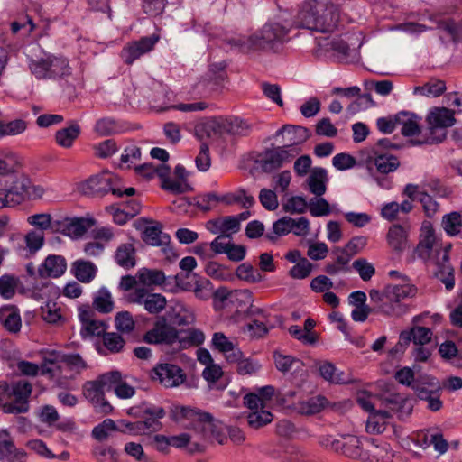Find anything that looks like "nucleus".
Instances as JSON below:
<instances>
[{"mask_svg": "<svg viewBox=\"0 0 462 462\" xmlns=\"http://www.w3.org/2000/svg\"><path fill=\"white\" fill-rule=\"evenodd\" d=\"M21 162L18 154L10 150L0 152V177L13 178L20 167Z\"/></svg>", "mask_w": 462, "mask_h": 462, "instance_id": "32", "label": "nucleus"}, {"mask_svg": "<svg viewBox=\"0 0 462 462\" xmlns=\"http://www.w3.org/2000/svg\"><path fill=\"white\" fill-rule=\"evenodd\" d=\"M18 286V279L14 275L4 274L0 277V296L5 300L12 299Z\"/></svg>", "mask_w": 462, "mask_h": 462, "instance_id": "53", "label": "nucleus"}, {"mask_svg": "<svg viewBox=\"0 0 462 462\" xmlns=\"http://www.w3.org/2000/svg\"><path fill=\"white\" fill-rule=\"evenodd\" d=\"M71 273L79 282L88 283L95 279L97 267L92 262L79 259L73 262Z\"/></svg>", "mask_w": 462, "mask_h": 462, "instance_id": "34", "label": "nucleus"}, {"mask_svg": "<svg viewBox=\"0 0 462 462\" xmlns=\"http://www.w3.org/2000/svg\"><path fill=\"white\" fill-rule=\"evenodd\" d=\"M390 413L387 411H374L369 414L366 421V431L370 434H380L384 431Z\"/></svg>", "mask_w": 462, "mask_h": 462, "instance_id": "41", "label": "nucleus"}, {"mask_svg": "<svg viewBox=\"0 0 462 462\" xmlns=\"http://www.w3.org/2000/svg\"><path fill=\"white\" fill-rule=\"evenodd\" d=\"M273 359L276 368L282 373H287L291 370L298 371L303 365L301 360L290 355H283L279 352L273 353Z\"/></svg>", "mask_w": 462, "mask_h": 462, "instance_id": "44", "label": "nucleus"}, {"mask_svg": "<svg viewBox=\"0 0 462 462\" xmlns=\"http://www.w3.org/2000/svg\"><path fill=\"white\" fill-rule=\"evenodd\" d=\"M37 415L39 420L48 426H52L60 419V415L56 408L49 404L42 406L39 409Z\"/></svg>", "mask_w": 462, "mask_h": 462, "instance_id": "62", "label": "nucleus"}, {"mask_svg": "<svg viewBox=\"0 0 462 462\" xmlns=\"http://www.w3.org/2000/svg\"><path fill=\"white\" fill-rule=\"evenodd\" d=\"M426 122V137L414 142L416 145L441 143L447 136V129L456 123L455 113L447 107H433L428 112Z\"/></svg>", "mask_w": 462, "mask_h": 462, "instance_id": "9", "label": "nucleus"}, {"mask_svg": "<svg viewBox=\"0 0 462 462\" xmlns=\"http://www.w3.org/2000/svg\"><path fill=\"white\" fill-rule=\"evenodd\" d=\"M294 155L291 153V150L279 146L265 151L263 157L258 161V163L264 172H272L282 167L284 162H290L291 158Z\"/></svg>", "mask_w": 462, "mask_h": 462, "instance_id": "20", "label": "nucleus"}, {"mask_svg": "<svg viewBox=\"0 0 462 462\" xmlns=\"http://www.w3.org/2000/svg\"><path fill=\"white\" fill-rule=\"evenodd\" d=\"M354 270L359 274L364 282L371 280L375 274V268L365 258H358L352 263Z\"/></svg>", "mask_w": 462, "mask_h": 462, "instance_id": "56", "label": "nucleus"}, {"mask_svg": "<svg viewBox=\"0 0 462 462\" xmlns=\"http://www.w3.org/2000/svg\"><path fill=\"white\" fill-rule=\"evenodd\" d=\"M450 248L451 244L443 245L437 240L433 231L430 230L414 250V254L426 264L435 267V276L444 283L448 291L455 286L454 269L448 255Z\"/></svg>", "mask_w": 462, "mask_h": 462, "instance_id": "3", "label": "nucleus"}, {"mask_svg": "<svg viewBox=\"0 0 462 462\" xmlns=\"http://www.w3.org/2000/svg\"><path fill=\"white\" fill-rule=\"evenodd\" d=\"M27 454L24 450L17 448L14 439L6 430H0V461L1 462H26Z\"/></svg>", "mask_w": 462, "mask_h": 462, "instance_id": "19", "label": "nucleus"}, {"mask_svg": "<svg viewBox=\"0 0 462 462\" xmlns=\"http://www.w3.org/2000/svg\"><path fill=\"white\" fill-rule=\"evenodd\" d=\"M308 203L301 196H292L283 203L282 208L290 214H301L307 209Z\"/></svg>", "mask_w": 462, "mask_h": 462, "instance_id": "58", "label": "nucleus"}, {"mask_svg": "<svg viewBox=\"0 0 462 462\" xmlns=\"http://www.w3.org/2000/svg\"><path fill=\"white\" fill-rule=\"evenodd\" d=\"M137 278L143 287L161 286L165 291L171 292H175L177 288L188 290L182 282L181 275L166 277L162 271L157 269L142 268L137 273Z\"/></svg>", "mask_w": 462, "mask_h": 462, "instance_id": "12", "label": "nucleus"}, {"mask_svg": "<svg viewBox=\"0 0 462 462\" xmlns=\"http://www.w3.org/2000/svg\"><path fill=\"white\" fill-rule=\"evenodd\" d=\"M115 262L120 267L129 270L136 265V251L132 243L121 244L116 250Z\"/></svg>", "mask_w": 462, "mask_h": 462, "instance_id": "31", "label": "nucleus"}, {"mask_svg": "<svg viewBox=\"0 0 462 462\" xmlns=\"http://www.w3.org/2000/svg\"><path fill=\"white\" fill-rule=\"evenodd\" d=\"M216 298L219 299L222 302L239 300L246 304L252 301V293L249 290H236L229 292L226 289H220L216 291Z\"/></svg>", "mask_w": 462, "mask_h": 462, "instance_id": "46", "label": "nucleus"}, {"mask_svg": "<svg viewBox=\"0 0 462 462\" xmlns=\"http://www.w3.org/2000/svg\"><path fill=\"white\" fill-rule=\"evenodd\" d=\"M446 90V83L443 80L432 79L422 86H417L413 89L414 95L437 97Z\"/></svg>", "mask_w": 462, "mask_h": 462, "instance_id": "42", "label": "nucleus"}, {"mask_svg": "<svg viewBox=\"0 0 462 462\" xmlns=\"http://www.w3.org/2000/svg\"><path fill=\"white\" fill-rule=\"evenodd\" d=\"M205 340L204 333L199 329H177L169 324L165 318L155 321L153 327L143 335V341L152 345H165L177 348H185L199 345Z\"/></svg>", "mask_w": 462, "mask_h": 462, "instance_id": "4", "label": "nucleus"}, {"mask_svg": "<svg viewBox=\"0 0 462 462\" xmlns=\"http://www.w3.org/2000/svg\"><path fill=\"white\" fill-rule=\"evenodd\" d=\"M79 189L87 196H104L109 192L117 197H131L135 194V189L132 187L123 189L122 180L108 171L91 176L80 184Z\"/></svg>", "mask_w": 462, "mask_h": 462, "instance_id": "8", "label": "nucleus"}, {"mask_svg": "<svg viewBox=\"0 0 462 462\" xmlns=\"http://www.w3.org/2000/svg\"><path fill=\"white\" fill-rule=\"evenodd\" d=\"M276 134L282 136L284 143L282 147L291 150V152H295L291 147L304 143L309 136L307 128L291 125H284L279 129Z\"/></svg>", "mask_w": 462, "mask_h": 462, "instance_id": "23", "label": "nucleus"}, {"mask_svg": "<svg viewBox=\"0 0 462 462\" xmlns=\"http://www.w3.org/2000/svg\"><path fill=\"white\" fill-rule=\"evenodd\" d=\"M135 171L143 176L151 178L153 174H156L162 183L166 179L170 178L171 168L165 163H162L154 167L151 163H144L135 167Z\"/></svg>", "mask_w": 462, "mask_h": 462, "instance_id": "47", "label": "nucleus"}, {"mask_svg": "<svg viewBox=\"0 0 462 462\" xmlns=\"http://www.w3.org/2000/svg\"><path fill=\"white\" fill-rule=\"evenodd\" d=\"M398 126H401V133L407 137L414 136L420 133L418 116L410 112H400L396 114Z\"/></svg>", "mask_w": 462, "mask_h": 462, "instance_id": "38", "label": "nucleus"}, {"mask_svg": "<svg viewBox=\"0 0 462 462\" xmlns=\"http://www.w3.org/2000/svg\"><path fill=\"white\" fill-rule=\"evenodd\" d=\"M328 402L325 396L316 395L297 402L296 410L302 415H314L320 412Z\"/></svg>", "mask_w": 462, "mask_h": 462, "instance_id": "36", "label": "nucleus"}, {"mask_svg": "<svg viewBox=\"0 0 462 462\" xmlns=\"http://www.w3.org/2000/svg\"><path fill=\"white\" fill-rule=\"evenodd\" d=\"M27 129V123L23 119L0 122V138L23 134Z\"/></svg>", "mask_w": 462, "mask_h": 462, "instance_id": "49", "label": "nucleus"}, {"mask_svg": "<svg viewBox=\"0 0 462 462\" xmlns=\"http://www.w3.org/2000/svg\"><path fill=\"white\" fill-rule=\"evenodd\" d=\"M102 337L104 346L111 353H118L123 349L125 346V340L119 334L116 332L107 333L106 331Z\"/></svg>", "mask_w": 462, "mask_h": 462, "instance_id": "59", "label": "nucleus"}, {"mask_svg": "<svg viewBox=\"0 0 462 462\" xmlns=\"http://www.w3.org/2000/svg\"><path fill=\"white\" fill-rule=\"evenodd\" d=\"M310 212L313 217H323L330 214L329 203L321 197L310 200Z\"/></svg>", "mask_w": 462, "mask_h": 462, "instance_id": "63", "label": "nucleus"}, {"mask_svg": "<svg viewBox=\"0 0 462 462\" xmlns=\"http://www.w3.org/2000/svg\"><path fill=\"white\" fill-rule=\"evenodd\" d=\"M201 127L208 137L213 135L221 136L223 134L245 136L252 130L250 124L238 117L215 118L206 122Z\"/></svg>", "mask_w": 462, "mask_h": 462, "instance_id": "11", "label": "nucleus"}, {"mask_svg": "<svg viewBox=\"0 0 462 462\" xmlns=\"http://www.w3.org/2000/svg\"><path fill=\"white\" fill-rule=\"evenodd\" d=\"M0 324L11 335L20 333L22 317L19 308L14 304H5L0 307Z\"/></svg>", "mask_w": 462, "mask_h": 462, "instance_id": "21", "label": "nucleus"}, {"mask_svg": "<svg viewBox=\"0 0 462 462\" xmlns=\"http://www.w3.org/2000/svg\"><path fill=\"white\" fill-rule=\"evenodd\" d=\"M170 417L177 422L189 421L187 426L199 431L204 440L224 443L225 437L217 429L213 416L208 412L189 406L173 405L170 411Z\"/></svg>", "mask_w": 462, "mask_h": 462, "instance_id": "6", "label": "nucleus"}, {"mask_svg": "<svg viewBox=\"0 0 462 462\" xmlns=\"http://www.w3.org/2000/svg\"><path fill=\"white\" fill-rule=\"evenodd\" d=\"M65 353L54 349H42L40 352L42 358L41 374L48 375L57 383H60L62 376V361Z\"/></svg>", "mask_w": 462, "mask_h": 462, "instance_id": "17", "label": "nucleus"}, {"mask_svg": "<svg viewBox=\"0 0 462 462\" xmlns=\"http://www.w3.org/2000/svg\"><path fill=\"white\" fill-rule=\"evenodd\" d=\"M95 310L89 305H81L78 308V318L81 323L80 335L86 339L92 337H100L108 328L105 321L95 319Z\"/></svg>", "mask_w": 462, "mask_h": 462, "instance_id": "15", "label": "nucleus"}, {"mask_svg": "<svg viewBox=\"0 0 462 462\" xmlns=\"http://www.w3.org/2000/svg\"><path fill=\"white\" fill-rule=\"evenodd\" d=\"M39 54L27 57L30 72L39 80H59L72 74L69 60L62 55L45 51L39 47Z\"/></svg>", "mask_w": 462, "mask_h": 462, "instance_id": "5", "label": "nucleus"}, {"mask_svg": "<svg viewBox=\"0 0 462 462\" xmlns=\"http://www.w3.org/2000/svg\"><path fill=\"white\" fill-rule=\"evenodd\" d=\"M343 19L339 5L334 2H303L292 14L295 27L322 33L332 32Z\"/></svg>", "mask_w": 462, "mask_h": 462, "instance_id": "2", "label": "nucleus"}, {"mask_svg": "<svg viewBox=\"0 0 462 462\" xmlns=\"http://www.w3.org/2000/svg\"><path fill=\"white\" fill-rule=\"evenodd\" d=\"M409 227L402 225H393L387 233L389 245L397 253H401L408 246Z\"/></svg>", "mask_w": 462, "mask_h": 462, "instance_id": "29", "label": "nucleus"}, {"mask_svg": "<svg viewBox=\"0 0 462 462\" xmlns=\"http://www.w3.org/2000/svg\"><path fill=\"white\" fill-rule=\"evenodd\" d=\"M290 217H282L273 224V230L266 234V238L274 242L279 236H283L291 232Z\"/></svg>", "mask_w": 462, "mask_h": 462, "instance_id": "50", "label": "nucleus"}, {"mask_svg": "<svg viewBox=\"0 0 462 462\" xmlns=\"http://www.w3.org/2000/svg\"><path fill=\"white\" fill-rule=\"evenodd\" d=\"M320 376L331 383L336 384L347 383L348 380L345 377L343 372L339 371L332 363L325 362L319 365V368Z\"/></svg>", "mask_w": 462, "mask_h": 462, "instance_id": "45", "label": "nucleus"}, {"mask_svg": "<svg viewBox=\"0 0 462 462\" xmlns=\"http://www.w3.org/2000/svg\"><path fill=\"white\" fill-rule=\"evenodd\" d=\"M126 300L130 303L143 306L149 314H158L167 305V300L162 294L151 292L145 287H135L127 294Z\"/></svg>", "mask_w": 462, "mask_h": 462, "instance_id": "13", "label": "nucleus"}, {"mask_svg": "<svg viewBox=\"0 0 462 462\" xmlns=\"http://www.w3.org/2000/svg\"><path fill=\"white\" fill-rule=\"evenodd\" d=\"M441 226L448 236H456L462 231V216L457 211H452L442 217Z\"/></svg>", "mask_w": 462, "mask_h": 462, "instance_id": "43", "label": "nucleus"}, {"mask_svg": "<svg viewBox=\"0 0 462 462\" xmlns=\"http://www.w3.org/2000/svg\"><path fill=\"white\" fill-rule=\"evenodd\" d=\"M11 179L13 180V185L5 190L6 193H8L11 206L14 207L23 201L24 196L28 191L30 180L24 176L18 177L17 175H14Z\"/></svg>", "mask_w": 462, "mask_h": 462, "instance_id": "30", "label": "nucleus"}, {"mask_svg": "<svg viewBox=\"0 0 462 462\" xmlns=\"http://www.w3.org/2000/svg\"><path fill=\"white\" fill-rule=\"evenodd\" d=\"M173 312L174 322L179 326L189 325L195 320L192 310L183 303H177L173 308Z\"/></svg>", "mask_w": 462, "mask_h": 462, "instance_id": "52", "label": "nucleus"}, {"mask_svg": "<svg viewBox=\"0 0 462 462\" xmlns=\"http://www.w3.org/2000/svg\"><path fill=\"white\" fill-rule=\"evenodd\" d=\"M295 27L292 13L287 7L278 6V13L251 36H236L227 40L228 44L242 52L259 50H274L289 41V33Z\"/></svg>", "mask_w": 462, "mask_h": 462, "instance_id": "1", "label": "nucleus"}, {"mask_svg": "<svg viewBox=\"0 0 462 462\" xmlns=\"http://www.w3.org/2000/svg\"><path fill=\"white\" fill-rule=\"evenodd\" d=\"M0 391L6 400L14 399L13 402H5L2 404L4 413L21 414L29 411V398L32 392V385L27 380H18L11 383L1 382Z\"/></svg>", "mask_w": 462, "mask_h": 462, "instance_id": "10", "label": "nucleus"}, {"mask_svg": "<svg viewBox=\"0 0 462 462\" xmlns=\"http://www.w3.org/2000/svg\"><path fill=\"white\" fill-rule=\"evenodd\" d=\"M142 238L146 244L152 246L167 245L171 240L170 236L162 231V225L159 223L145 226Z\"/></svg>", "mask_w": 462, "mask_h": 462, "instance_id": "35", "label": "nucleus"}, {"mask_svg": "<svg viewBox=\"0 0 462 462\" xmlns=\"http://www.w3.org/2000/svg\"><path fill=\"white\" fill-rule=\"evenodd\" d=\"M94 132L99 136H108L120 132L118 123L112 117H103L97 120Z\"/></svg>", "mask_w": 462, "mask_h": 462, "instance_id": "48", "label": "nucleus"}, {"mask_svg": "<svg viewBox=\"0 0 462 462\" xmlns=\"http://www.w3.org/2000/svg\"><path fill=\"white\" fill-rule=\"evenodd\" d=\"M361 440L356 436H348L344 441L333 439L331 448L336 451H341L346 457L352 458H360L362 457Z\"/></svg>", "mask_w": 462, "mask_h": 462, "instance_id": "28", "label": "nucleus"}, {"mask_svg": "<svg viewBox=\"0 0 462 462\" xmlns=\"http://www.w3.org/2000/svg\"><path fill=\"white\" fill-rule=\"evenodd\" d=\"M374 156L372 159L371 162L374 165L377 171L382 174H388L390 172L395 171L400 166L399 159L388 152L379 153L378 152H374Z\"/></svg>", "mask_w": 462, "mask_h": 462, "instance_id": "37", "label": "nucleus"}, {"mask_svg": "<svg viewBox=\"0 0 462 462\" xmlns=\"http://www.w3.org/2000/svg\"><path fill=\"white\" fill-rule=\"evenodd\" d=\"M87 230L88 225L84 218H73L65 226V234L73 238L82 236Z\"/></svg>", "mask_w": 462, "mask_h": 462, "instance_id": "60", "label": "nucleus"}, {"mask_svg": "<svg viewBox=\"0 0 462 462\" xmlns=\"http://www.w3.org/2000/svg\"><path fill=\"white\" fill-rule=\"evenodd\" d=\"M413 389L420 400L427 402V408L431 411H438L442 408V386L436 378L427 377L422 382L416 383Z\"/></svg>", "mask_w": 462, "mask_h": 462, "instance_id": "14", "label": "nucleus"}, {"mask_svg": "<svg viewBox=\"0 0 462 462\" xmlns=\"http://www.w3.org/2000/svg\"><path fill=\"white\" fill-rule=\"evenodd\" d=\"M115 326L119 332L129 334L134 331L135 322L133 315L129 311L123 310L116 313L115 317Z\"/></svg>", "mask_w": 462, "mask_h": 462, "instance_id": "51", "label": "nucleus"}, {"mask_svg": "<svg viewBox=\"0 0 462 462\" xmlns=\"http://www.w3.org/2000/svg\"><path fill=\"white\" fill-rule=\"evenodd\" d=\"M413 289L409 285H387L383 291L373 289L369 291L370 300L375 304V311L386 316L400 317L407 311L402 301L411 295Z\"/></svg>", "mask_w": 462, "mask_h": 462, "instance_id": "7", "label": "nucleus"}, {"mask_svg": "<svg viewBox=\"0 0 462 462\" xmlns=\"http://www.w3.org/2000/svg\"><path fill=\"white\" fill-rule=\"evenodd\" d=\"M93 310L99 313L108 314L113 311L115 302L113 296L106 287H101L93 296Z\"/></svg>", "mask_w": 462, "mask_h": 462, "instance_id": "39", "label": "nucleus"}, {"mask_svg": "<svg viewBox=\"0 0 462 462\" xmlns=\"http://www.w3.org/2000/svg\"><path fill=\"white\" fill-rule=\"evenodd\" d=\"M236 276L246 282L255 283L263 280L262 274L249 263H242L236 268Z\"/></svg>", "mask_w": 462, "mask_h": 462, "instance_id": "55", "label": "nucleus"}, {"mask_svg": "<svg viewBox=\"0 0 462 462\" xmlns=\"http://www.w3.org/2000/svg\"><path fill=\"white\" fill-rule=\"evenodd\" d=\"M312 270L313 264L307 259H302L300 263H298L291 268L289 274L293 279L302 280L309 277Z\"/></svg>", "mask_w": 462, "mask_h": 462, "instance_id": "64", "label": "nucleus"}, {"mask_svg": "<svg viewBox=\"0 0 462 462\" xmlns=\"http://www.w3.org/2000/svg\"><path fill=\"white\" fill-rule=\"evenodd\" d=\"M79 134L80 126L73 123L68 127L58 130L55 134V141L59 146L68 149L72 147Z\"/></svg>", "mask_w": 462, "mask_h": 462, "instance_id": "40", "label": "nucleus"}, {"mask_svg": "<svg viewBox=\"0 0 462 462\" xmlns=\"http://www.w3.org/2000/svg\"><path fill=\"white\" fill-rule=\"evenodd\" d=\"M143 413L145 416L144 420H143V423L146 432L158 431L162 427V423L159 420L165 416L164 409L161 406L151 404L143 409Z\"/></svg>", "mask_w": 462, "mask_h": 462, "instance_id": "33", "label": "nucleus"}, {"mask_svg": "<svg viewBox=\"0 0 462 462\" xmlns=\"http://www.w3.org/2000/svg\"><path fill=\"white\" fill-rule=\"evenodd\" d=\"M67 269V263L61 255H49L39 266L38 273L42 278L61 276Z\"/></svg>", "mask_w": 462, "mask_h": 462, "instance_id": "27", "label": "nucleus"}, {"mask_svg": "<svg viewBox=\"0 0 462 462\" xmlns=\"http://www.w3.org/2000/svg\"><path fill=\"white\" fill-rule=\"evenodd\" d=\"M261 88L263 95L270 101L278 105L280 107L283 106V101L282 98V89L279 85L263 82L261 84Z\"/></svg>", "mask_w": 462, "mask_h": 462, "instance_id": "61", "label": "nucleus"}, {"mask_svg": "<svg viewBox=\"0 0 462 462\" xmlns=\"http://www.w3.org/2000/svg\"><path fill=\"white\" fill-rule=\"evenodd\" d=\"M61 367L62 376L60 377V383H58L60 385L64 384L69 379H74L88 365L79 354H65Z\"/></svg>", "mask_w": 462, "mask_h": 462, "instance_id": "22", "label": "nucleus"}, {"mask_svg": "<svg viewBox=\"0 0 462 462\" xmlns=\"http://www.w3.org/2000/svg\"><path fill=\"white\" fill-rule=\"evenodd\" d=\"M273 420V414L263 409L250 411L247 415V421L250 427L258 429Z\"/></svg>", "mask_w": 462, "mask_h": 462, "instance_id": "54", "label": "nucleus"}, {"mask_svg": "<svg viewBox=\"0 0 462 462\" xmlns=\"http://www.w3.org/2000/svg\"><path fill=\"white\" fill-rule=\"evenodd\" d=\"M331 257L333 261L325 266V272L327 273L335 276L350 272L351 267L349 263L352 257L342 247H334L331 251Z\"/></svg>", "mask_w": 462, "mask_h": 462, "instance_id": "25", "label": "nucleus"}, {"mask_svg": "<svg viewBox=\"0 0 462 462\" xmlns=\"http://www.w3.org/2000/svg\"><path fill=\"white\" fill-rule=\"evenodd\" d=\"M328 180V171L325 168L314 167L306 179V185L311 194L321 197L327 191Z\"/></svg>", "mask_w": 462, "mask_h": 462, "instance_id": "26", "label": "nucleus"}, {"mask_svg": "<svg viewBox=\"0 0 462 462\" xmlns=\"http://www.w3.org/2000/svg\"><path fill=\"white\" fill-rule=\"evenodd\" d=\"M121 380L122 374L119 371L116 370L100 374L97 378V381L99 383L104 391H115Z\"/></svg>", "mask_w": 462, "mask_h": 462, "instance_id": "57", "label": "nucleus"}, {"mask_svg": "<svg viewBox=\"0 0 462 462\" xmlns=\"http://www.w3.org/2000/svg\"><path fill=\"white\" fill-rule=\"evenodd\" d=\"M152 381H157L167 388L177 387L182 384L186 375L182 369L170 363L158 364L151 372Z\"/></svg>", "mask_w": 462, "mask_h": 462, "instance_id": "16", "label": "nucleus"}, {"mask_svg": "<svg viewBox=\"0 0 462 462\" xmlns=\"http://www.w3.org/2000/svg\"><path fill=\"white\" fill-rule=\"evenodd\" d=\"M159 41V36L152 34L142 37L138 41L125 45L121 51V58L125 64L131 65L140 57L150 52Z\"/></svg>", "mask_w": 462, "mask_h": 462, "instance_id": "18", "label": "nucleus"}, {"mask_svg": "<svg viewBox=\"0 0 462 462\" xmlns=\"http://www.w3.org/2000/svg\"><path fill=\"white\" fill-rule=\"evenodd\" d=\"M83 395L95 407L101 408L102 411L108 412L112 410L111 405L105 400V391L97 379L84 383Z\"/></svg>", "mask_w": 462, "mask_h": 462, "instance_id": "24", "label": "nucleus"}]
</instances>
